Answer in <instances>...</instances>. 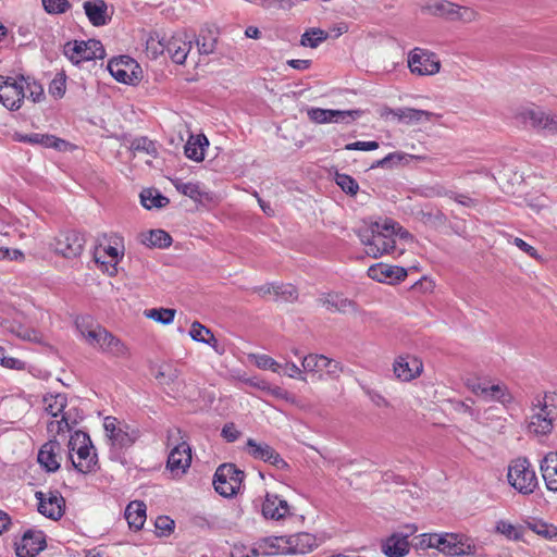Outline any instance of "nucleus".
I'll use <instances>...</instances> for the list:
<instances>
[{"label":"nucleus","instance_id":"nucleus-1","mask_svg":"<svg viewBox=\"0 0 557 557\" xmlns=\"http://www.w3.org/2000/svg\"><path fill=\"white\" fill-rule=\"evenodd\" d=\"M103 428L111 442L110 459L125 465L126 460L121 451L128 449L139 440L140 430L112 416L104 418Z\"/></svg>","mask_w":557,"mask_h":557},{"label":"nucleus","instance_id":"nucleus-2","mask_svg":"<svg viewBox=\"0 0 557 557\" xmlns=\"http://www.w3.org/2000/svg\"><path fill=\"white\" fill-rule=\"evenodd\" d=\"M69 450L76 451L77 460L70 454V459L73 468L82 473L89 474L97 472L100 467L96 448L92 445L90 436L83 431H76L71 435L69 441Z\"/></svg>","mask_w":557,"mask_h":557},{"label":"nucleus","instance_id":"nucleus-3","mask_svg":"<svg viewBox=\"0 0 557 557\" xmlns=\"http://www.w3.org/2000/svg\"><path fill=\"white\" fill-rule=\"evenodd\" d=\"M183 437V431L178 428L169 430L166 434V445L172 446L166 468L174 475L184 474L191 463V449Z\"/></svg>","mask_w":557,"mask_h":557},{"label":"nucleus","instance_id":"nucleus-4","mask_svg":"<svg viewBox=\"0 0 557 557\" xmlns=\"http://www.w3.org/2000/svg\"><path fill=\"white\" fill-rule=\"evenodd\" d=\"M44 404L46 411L52 417L57 418L61 414L60 420L48 423V432L57 434L64 433L71 431L73 426L77 424V420L72 418V411L74 409H65L67 405L65 394L47 395L44 397Z\"/></svg>","mask_w":557,"mask_h":557},{"label":"nucleus","instance_id":"nucleus-5","mask_svg":"<svg viewBox=\"0 0 557 557\" xmlns=\"http://www.w3.org/2000/svg\"><path fill=\"white\" fill-rule=\"evenodd\" d=\"M539 411L531 416L528 424L530 433L536 435H547L553 430V421L557 416V395L555 393H546L543 398H537Z\"/></svg>","mask_w":557,"mask_h":557},{"label":"nucleus","instance_id":"nucleus-6","mask_svg":"<svg viewBox=\"0 0 557 557\" xmlns=\"http://www.w3.org/2000/svg\"><path fill=\"white\" fill-rule=\"evenodd\" d=\"M507 478L510 485L524 495L532 494L539 484L535 471L527 458L515 460L509 466Z\"/></svg>","mask_w":557,"mask_h":557},{"label":"nucleus","instance_id":"nucleus-7","mask_svg":"<svg viewBox=\"0 0 557 557\" xmlns=\"http://www.w3.org/2000/svg\"><path fill=\"white\" fill-rule=\"evenodd\" d=\"M244 478V471L237 469L235 465L223 463L214 473L213 485L221 496L233 497L238 493Z\"/></svg>","mask_w":557,"mask_h":557},{"label":"nucleus","instance_id":"nucleus-8","mask_svg":"<svg viewBox=\"0 0 557 557\" xmlns=\"http://www.w3.org/2000/svg\"><path fill=\"white\" fill-rule=\"evenodd\" d=\"M87 336L88 344L99 348L103 354H109L116 358H127L129 356L126 345L99 324H96V331L88 332Z\"/></svg>","mask_w":557,"mask_h":557},{"label":"nucleus","instance_id":"nucleus-9","mask_svg":"<svg viewBox=\"0 0 557 557\" xmlns=\"http://www.w3.org/2000/svg\"><path fill=\"white\" fill-rule=\"evenodd\" d=\"M24 75H0V103L10 111L18 110L26 97L24 92Z\"/></svg>","mask_w":557,"mask_h":557},{"label":"nucleus","instance_id":"nucleus-10","mask_svg":"<svg viewBox=\"0 0 557 557\" xmlns=\"http://www.w3.org/2000/svg\"><path fill=\"white\" fill-rule=\"evenodd\" d=\"M63 52L73 64H81L84 61H94L103 58L104 50L99 40L69 41L63 47Z\"/></svg>","mask_w":557,"mask_h":557},{"label":"nucleus","instance_id":"nucleus-11","mask_svg":"<svg viewBox=\"0 0 557 557\" xmlns=\"http://www.w3.org/2000/svg\"><path fill=\"white\" fill-rule=\"evenodd\" d=\"M377 113L380 117L384 120L395 119L399 123L405 124H418L423 121H431L432 119H440L442 117L441 114L430 112L426 110H420L414 108H398V109H392L387 106H382Z\"/></svg>","mask_w":557,"mask_h":557},{"label":"nucleus","instance_id":"nucleus-12","mask_svg":"<svg viewBox=\"0 0 557 557\" xmlns=\"http://www.w3.org/2000/svg\"><path fill=\"white\" fill-rule=\"evenodd\" d=\"M84 235L77 231L60 232L52 244L53 250L64 258H76L81 256L85 246Z\"/></svg>","mask_w":557,"mask_h":557},{"label":"nucleus","instance_id":"nucleus-13","mask_svg":"<svg viewBox=\"0 0 557 557\" xmlns=\"http://www.w3.org/2000/svg\"><path fill=\"white\" fill-rule=\"evenodd\" d=\"M438 550L449 556L469 555L474 552V544L461 533H441L437 539Z\"/></svg>","mask_w":557,"mask_h":557},{"label":"nucleus","instance_id":"nucleus-14","mask_svg":"<svg viewBox=\"0 0 557 557\" xmlns=\"http://www.w3.org/2000/svg\"><path fill=\"white\" fill-rule=\"evenodd\" d=\"M35 497L38 500V511L51 520H59L65 511V499L59 491L44 493L37 491Z\"/></svg>","mask_w":557,"mask_h":557},{"label":"nucleus","instance_id":"nucleus-15","mask_svg":"<svg viewBox=\"0 0 557 557\" xmlns=\"http://www.w3.org/2000/svg\"><path fill=\"white\" fill-rule=\"evenodd\" d=\"M108 70L120 83L135 84L139 81V65L129 57L122 55L110 60Z\"/></svg>","mask_w":557,"mask_h":557},{"label":"nucleus","instance_id":"nucleus-16","mask_svg":"<svg viewBox=\"0 0 557 557\" xmlns=\"http://www.w3.org/2000/svg\"><path fill=\"white\" fill-rule=\"evenodd\" d=\"M363 111L357 110H332L311 108L307 114L310 121L324 124V123H350L362 115Z\"/></svg>","mask_w":557,"mask_h":557},{"label":"nucleus","instance_id":"nucleus-17","mask_svg":"<svg viewBox=\"0 0 557 557\" xmlns=\"http://www.w3.org/2000/svg\"><path fill=\"white\" fill-rule=\"evenodd\" d=\"M47 546L46 534L41 530L28 529L18 542H15L17 557H36Z\"/></svg>","mask_w":557,"mask_h":557},{"label":"nucleus","instance_id":"nucleus-18","mask_svg":"<svg viewBox=\"0 0 557 557\" xmlns=\"http://www.w3.org/2000/svg\"><path fill=\"white\" fill-rule=\"evenodd\" d=\"M408 65L412 73L418 75H433L440 71L441 63L435 53L416 48L410 52Z\"/></svg>","mask_w":557,"mask_h":557},{"label":"nucleus","instance_id":"nucleus-19","mask_svg":"<svg viewBox=\"0 0 557 557\" xmlns=\"http://www.w3.org/2000/svg\"><path fill=\"white\" fill-rule=\"evenodd\" d=\"M408 532L393 533L382 542V552L387 557H405L410 550L408 537L417 531L414 524L406 525Z\"/></svg>","mask_w":557,"mask_h":557},{"label":"nucleus","instance_id":"nucleus-20","mask_svg":"<svg viewBox=\"0 0 557 557\" xmlns=\"http://www.w3.org/2000/svg\"><path fill=\"white\" fill-rule=\"evenodd\" d=\"M191 45V39L185 33H175L171 36L164 35L165 52L176 64H184Z\"/></svg>","mask_w":557,"mask_h":557},{"label":"nucleus","instance_id":"nucleus-21","mask_svg":"<svg viewBox=\"0 0 557 557\" xmlns=\"http://www.w3.org/2000/svg\"><path fill=\"white\" fill-rule=\"evenodd\" d=\"M368 275L374 281L394 284L399 283L406 278L407 270L398 265L377 263L371 265L368 269Z\"/></svg>","mask_w":557,"mask_h":557},{"label":"nucleus","instance_id":"nucleus-22","mask_svg":"<svg viewBox=\"0 0 557 557\" xmlns=\"http://www.w3.org/2000/svg\"><path fill=\"white\" fill-rule=\"evenodd\" d=\"M422 369V361L414 356H400L394 362V373L404 382H409L419 376Z\"/></svg>","mask_w":557,"mask_h":557},{"label":"nucleus","instance_id":"nucleus-23","mask_svg":"<svg viewBox=\"0 0 557 557\" xmlns=\"http://www.w3.org/2000/svg\"><path fill=\"white\" fill-rule=\"evenodd\" d=\"M396 248V240L391 234H384L380 231V223L372 224V243L367 253L373 258H379L385 253H392Z\"/></svg>","mask_w":557,"mask_h":557},{"label":"nucleus","instance_id":"nucleus-24","mask_svg":"<svg viewBox=\"0 0 557 557\" xmlns=\"http://www.w3.org/2000/svg\"><path fill=\"white\" fill-rule=\"evenodd\" d=\"M285 543L287 545L285 552L295 555H306L311 553L319 545L315 535L308 532H299L289 535L285 539Z\"/></svg>","mask_w":557,"mask_h":557},{"label":"nucleus","instance_id":"nucleus-25","mask_svg":"<svg viewBox=\"0 0 557 557\" xmlns=\"http://www.w3.org/2000/svg\"><path fill=\"white\" fill-rule=\"evenodd\" d=\"M60 451L61 444L57 440H50L40 447L37 460L47 472H55L60 468L58 460Z\"/></svg>","mask_w":557,"mask_h":557},{"label":"nucleus","instance_id":"nucleus-26","mask_svg":"<svg viewBox=\"0 0 557 557\" xmlns=\"http://www.w3.org/2000/svg\"><path fill=\"white\" fill-rule=\"evenodd\" d=\"M318 302L331 312L345 313L349 310L357 311V304L337 293L322 294Z\"/></svg>","mask_w":557,"mask_h":557},{"label":"nucleus","instance_id":"nucleus-27","mask_svg":"<svg viewBox=\"0 0 557 557\" xmlns=\"http://www.w3.org/2000/svg\"><path fill=\"white\" fill-rule=\"evenodd\" d=\"M289 513V506L285 499L277 495L267 494L262 504V515L267 519L280 520Z\"/></svg>","mask_w":557,"mask_h":557},{"label":"nucleus","instance_id":"nucleus-28","mask_svg":"<svg viewBox=\"0 0 557 557\" xmlns=\"http://www.w3.org/2000/svg\"><path fill=\"white\" fill-rule=\"evenodd\" d=\"M84 10L94 26H103L110 21L107 13L108 5L104 0H88L84 3Z\"/></svg>","mask_w":557,"mask_h":557},{"label":"nucleus","instance_id":"nucleus-29","mask_svg":"<svg viewBox=\"0 0 557 557\" xmlns=\"http://www.w3.org/2000/svg\"><path fill=\"white\" fill-rule=\"evenodd\" d=\"M541 472L546 487L557 492V451L548 453L541 462Z\"/></svg>","mask_w":557,"mask_h":557},{"label":"nucleus","instance_id":"nucleus-30","mask_svg":"<svg viewBox=\"0 0 557 557\" xmlns=\"http://www.w3.org/2000/svg\"><path fill=\"white\" fill-rule=\"evenodd\" d=\"M125 519L131 529L138 531L146 521V505L144 502H131L125 509Z\"/></svg>","mask_w":557,"mask_h":557},{"label":"nucleus","instance_id":"nucleus-31","mask_svg":"<svg viewBox=\"0 0 557 557\" xmlns=\"http://www.w3.org/2000/svg\"><path fill=\"white\" fill-rule=\"evenodd\" d=\"M208 146L209 140L205 135H191L184 147L185 156L193 161L200 162L205 158V147Z\"/></svg>","mask_w":557,"mask_h":557},{"label":"nucleus","instance_id":"nucleus-32","mask_svg":"<svg viewBox=\"0 0 557 557\" xmlns=\"http://www.w3.org/2000/svg\"><path fill=\"white\" fill-rule=\"evenodd\" d=\"M17 140L28 143L30 145H39L46 148L61 149L64 140L49 134L32 133L25 135H17Z\"/></svg>","mask_w":557,"mask_h":557},{"label":"nucleus","instance_id":"nucleus-33","mask_svg":"<svg viewBox=\"0 0 557 557\" xmlns=\"http://www.w3.org/2000/svg\"><path fill=\"white\" fill-rule=\"evenodd\" d=\"M454 5L455 3L448 0H429L422 7V11L448 22L449 16L451 15V10H454Z\"/></svg>","mask_w":557,"mask_h":557},{"label":"nucleus","instance_id":"nucleus-34","mask_svg":"<svg viewBox=\"0 0 557 557\" xmlns=\"http://www.w3.org/2000/svg\"><path fill=\"white\" fill-rule=\"evenodd\" d=\"M480 20V13L471 7L455 3L448 22L470 24Z\"/></svg>","mask_w":557,"mask_h":557},{"label":"nucleus","instance_id":"nucleus-35","mask_svg":"<svg viewBox=\"0 0 557 557\" xmlns=\"http://www.w3.org/2000/svg\"><path fill=\"white\" fill-rule=\"evenodd\" d=\"M141 243L147 247L168 248L172 244L171 235L163 230H151L143 234Z\"/></svg>","mask_w":557,"mask_h":557},{"label":"nucleus","instance_id":"nucleus-36","mask_svg":"<svg viewBox=\"0 0 557 557\" xmlns=\"http://www.w3.org/2000/svg\"><path fill=\"white\" fill-rule=\"evenodd\" d=\"M140 202L146 209L151 210L165 207L170 200L156 189H145L140 194Z\"/></svg>","mask_w":557,"mask_h":557},{"label":"nucleus","instance_id":"nucleus-37","mask_svg":"<svg viewBox=\"0 0 557 557\" xmlns=\"http://www.w3.org/2000/svg\"><path fill=\"white\" fill-rule=\"evenodd\" d=\"M333 361L323 355H308L304 357L301 366L306 372H320L329 369Z\"/></svg>","mask_w":557,"mask_h":557},{"label":"nucleus","instance_id":"nucleus-38","mask_svg":"<svg viewBox=\"0 0 557 557\" xmlns=\"http://www.w3.org/2000/svg\"><path fill=\"white\" fill-rule=\"evenodd\" d=\"M273 447L264 442H257L253 438L247 440L246 451L255 459L265 462V460L269 459Z\"/></svg>","mask_w":557,"mask_h":557},{"label":"nucleus","instance_id":"nucleus-39","mask_svg":"<svg viewBox=\"0 0 557 557\" xmlns=\"http://www.w3.org/2000/svg\"><path fill=\"white\" fill-rule=\"evenodd\" d=\"M329 38V34L321 28H309L300 38V45L309 48H317Z\"/></svg>","mask_w":557,"mask_h":557},{"label":"nucleus","instance_id":"nucleus-40","mask_svg":"<svg viewBox=\"0 0 557 557\" xmlns=\"http://www.w3.org/2000/svg\"><path fill=\"white\" fill-rule=\"evenodd\" d=\"M146 53L151 59H157L165 53L164 35L154 33L150 35L146 41Z\"/></svg>","mask_w":557,"mask_h":557},{"label":"nucleus","instance_id":"nucleus-41","mask_svg":"<svg viewBox=\"0 0 557 557\" xmlns=\"http://www.w3.org/2000/svg\"><path fill=\"white\" fill-rule=\"evenodd\" d=\"M484 400L506 404L511 401V395L509 394L506 385L493 384L487 385V393L484 396Z\"/></svg>","mask_w":557,"mask_h":557},{"label":"nucleus","instance_id":"nucleus-42","mask_svg":"<svg viewBox=\"0 0 557 557\" xmlns=\"http://www.w3.org/2000/svg\"><path fill=\"white\" fill-rule=\"evenodd\" d=\"M422 221L435 228L447 224L448 219L441 209H431L429 211H421Z\"/></svg>","mask_w":557,"mask_h":557},{"label":"nucleus","instance_id":"nucleus-43","mask_svg":"<svg viewBox=\"0 0 557 557\" xmlns=\"http://www.w3.org/2000/svg\"><path fill=\"white\" fill-rule=\"evenodd\" d=\"M173 185L176 188V190L184 196H187L194 200H200L202 197V193L200 190L199 184L197 183H184L181 180L176 178L173 180Z\"/></svg>","mask_w":557,"mask_h":557},{"label":"nucleus","instance_id":"nucleus-44","mask_svg":"<svg viewBox=\"0 0 557 557\" xmlns=\"http://www.w3.org/2000/svg\"><path fill=\"white\" fill-rule=\"evenodd\" d=\"M178 376H180L178 370L169 364L160 367L159 370L154 373V379L161 385H168V386L175 384Z\"/></svg>","mask_w":557,"mask_h":557},{"label":"nucleus","instance_id":"nucleus-45","mask_svg":"<svg viewBox=\"0 0 557 557\" xmlns=\"http://www.w3.org/2000/svg\"><path fill=\"white\" fill-rule=\"evenodd\" d=\"M131 149L134 152H146L147 154L157 158L158 148L154 141L149 139L148 137H138L135 138L131 144Z\"/></svg>","mask_w":557,"mask_h":557},{"label":"nucleus","instance_id":"nucleus-46","mask_svg":"<svg viewBox=\"0 0 557 557\" xmlns=\"http://www.w3.org/2000/svg\"><path fill=\"white\" fill-rule=\"evenodd\" d=\"M176 310L170 308H153L145 312L146 317L161 324H170L175 318Z\"/></svg>","mask_w":557,"mask_h":557},{"label":"nucleus","instance_id":"nucleus-47","mask_svg":"<svg viewBox=\"0 0 557 557\" xmlns=\"http://www.w3.org/2000/svg\"><path fill=\"white\" fill-rule=\"evenodd\" d=\"M335 182L341 187V189L349 196L357 195L359 190L357 181L348 174L336 173Z\"/></svg>","mask_w":557,"mask_h":557},{"label":"nucleus","instance_id":"nucleus-48","mask_svg":"<svg viewBox=\"0 0 557 557\" xmlns=\"http://www.w3.org/2000/svg\"><path fill=\"white\" fill-rule=\"evenodd\" d=\"M66 90V75L64 72L57 73L54 78L50 82L48 91L55 98L61 99Z\"/></svg>","mask_w":557,"mask_h":557},{"label":"nucleus","instance_id":"nucleus-49","mask_svg":"<svg viewBox=\"0 0 557 557\" xmlns=\"http://www.w3.org/2000/svg\"><path fill=\"white\" fill-rule=\"evenodd\" d=\"M273 294L285 301H296L298 289L293 284L274 283Z\"/></svg>","mask_w":557,"mask_h":557},{"label":"nucleus","instance_id":"nucleus-50","mask_svg":"<svg viewBox=\"0 0 557 557\" xmlns=\"http://www.w3.org/2000/svg\"><path fill=\"white\" fill-rule=\"evenodd\" d=\"M530 529L544 539L552 540L557 536V528L542 520L529 523Z\"/></svg>","mask_w":557,"mask_h":557},{"label":"nucleus","instance_id":"nucleus-51","mask_svg":"<svg viewBox=\"0 0 557 557\" xmlns=\"http://www.w3.org/2000/svg\"><path fill=\"white\" fill-rule=\"evenodd\" d=\"M23 83L24 91L28 90L29 92L28 98H30L33 102H40L44 98V88L41 84H39L35 79H32L29 76L25 77V81H23Z\"/></svg>","mask_w":557,"mask_h":557},{"label":"nucleus","instance_id":"nucleus-52","mask_svg":"<svg viewBox=\"0 0 557 557\" xmlns=\"http://www.w3.org/2000/svg\"><path fill=\"white\" fill-rule=\"evenodd\" d=\"M438 533H423L416 537L414 547L417 549L436 548L438 550Z\"/></svg>","mask_w":557,"mask_h":557},{"label":"nucleus","instance_id":"nucleus-53","mask_svg":"<svg viewBox=\"0 0 557 557\" xmlns=\"http://www.w3.org/2000/svg\"><path fill=\"white\" fill-rule=\"evenodd\" d=\"M545 115L546 114L540 109H530L522 112L523 121L539 128L543 127Z\"/></svg>","mask_w":557,"mask_h":557},{"label":"nucleus","instance_id":"nucleus-54","mask_svg":"<svg viewBox=\"0 0 557 557\" xmlns=\"http://www.w3.org/2000/svg\"><path fill=\"white\" fill-rule=\"evenodd\" d=\"M42 5L49 14H61L70 8L67 0H41Z\"/></svg>","mask_w":557,"mask_h":557},{"label":"nucleus","instance_id":"nucleus-55","mask_svg":"<svg viewBox=\"0 0 557 557\" xmlns=\"http://www.w3.org/2000/svg\"><path fill=\"white\" fill-rule=\"evenodd\" d=\"M159 536L169 535L174 529V521L168 516H160L154 523Z\"/></svg>","mask_w":557,"mask_h":557},{"label":"nucleus","instance_id":"nucleus-56","mask_svg":"<svg viewBox=\"0 0 557 557\" xmlns=\"http://www.w3.org/2000/svg\"><path fill=\"white\" fill-rule=\"evenodd\" d=\"M496 531L503 535H505L509 540H519L520 532L519 530L511 524L510 522L500 520L496 524Z\"/></svg>","mask_w":557,"mask_h":557},{"label":"nucleus","instance_id":"nucleus-57","mask_svg":"<svg viewBox=\"0 0 557 557\" xmlns=\"http://www.w3.org/2000/svg\"><path fill=\"white\" fill-rule=\"evenodd\" d=\"M211 333V330L199 323L198 321H195L189 330L190 337L200 343H205L207 336H209Z\"/></svg>","mask_w":557,"mask_h":557},{"label":"nucleus","instance_id":"nucleus-58","mask_svg":"<svg viewBox=\"0 0 557 557\" xmlns=\"http://www.w3.org/2000/svg\"><path fill=\"white\" fill-rule=\"evenodd\" d=\"M196 42H197L199 53L210 54L215 49L216 39L207 37L202 34H200L199 37L197 38Z\"/></svg>","mask_w":557,"mask_h":557},{"label":"nucleus","instance_id":"nucleus-59","mask_svg":"<svg viewBox=\"0 0 557 557\" xmlns=\"http://www.w3.org/2000/svg\"><path fill=\"white\" fill-rule=\"evenodd\" d=\"M76 327L79 331L81 335L86 339L88 343V332L96 331V325H92V321L90 317H81L77 318L75 321Z\"/></svg>","mask_w":557,"mask_h":557},{"label":"nucleus","instance_id":"nucleus-60","mask_svg":"<svg viewBox=\"0 0 557 557\" xmlns=\"http://www.w3.org/2000/svg\"><path fill=\"white\" fill-rule=\"evenodd\" d=\"M449 198L456 201L457 203L467 207V208H474L479 205L478 199L471 198L470 196L466 194H459L456 191L450 193Z\"/></svg>","mask_w":557,"mask_h":557},{"label":"nucleus","instance_id":"nucleus-61","mask_svg":"<svg viewBox=\"0 0 557 557\" xmlns=\"http://www.w3.org/2000/svg\"><path fill=\"white\" fill-rule=\"evenodd\" d=\"M379 143L377 141H355V143H350V144H347L345 146V149L346 150H361V151H371V150H375L379 148Z\"/></svg>","mask_w":557,"mask_h":557},{"label":"nucleus","instance_id":"nucleus-62","mask_svg":"<svg viewBox=\"0 0 557 557\" xmlns=\"http://www.w3.org/2000/svg\"><path fill=\"white\" fill-rule=\"evenodd\" d=\"M282 374H285L293 379H299L301 381H306V377L302 375V371L300 368L295 364L294 362L287 361L283 364V372Z\"/></svg>","mask_w":557,"mask_h":557},{"label":"nucleus","instance_id":"nucleus-63","mask_svg":"<svg viewBox=\"0 0 557 557\" xmlns=\"http://www.w3.org/2000/svg\"><path fill=\"white\" fill-rule=\"evenodd\" d=\"M403 160V156L398 152H392V153H388L386 157H384L383 159H380L377 161H375L372 165H371V169H374V168H387L393 162H399Z\"/></svg>","mask_w":557,"mask_h":557},{"label":"nucleus","instance_id":"nucleus-64","mask_svg":"<svg viewBox=\"0 0 557 557\" xmlns=\"http://www.w3.org/2000/svg\"><path fill=\"white\" fill-rule=\"evenodd\" d=\"M265 462H269L278 470H286L289 467L288 463L281 457V455L274 448L271 451L269 459L265 460Z\"/></svg>","mask_w":557,"mask_h":557}]
</instances>
